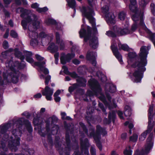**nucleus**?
<instances>
[{
  "mask_svg": "<svg viewBox=\"0 0 155 155\" xmlns=\"http://www.w3.org/2000/svg\"><path fill=\"white\" fill-rule=\"evenodd\" d=\"M54 91V89L51 88L48 86L45 87V90L42 91V94L45 96L46 99L48 101H51L52 100L51 96Z\"/></svg>",
  "mask_w": 155,
  "mask_h": 155,
  "instance_id": "obj_15",
  "label": "nucleus"
},
{
  "mask_svg": "<svg viewBox=\"0 0 155 155\" xmlns=\"http://www.w3.org/2000/svg\"><path fill=\"white\" fill-rule=\"evenodd\" d=\"M39 5L37 3H35L31 5V7L32 8H35L37 11V9L38 8Z\"/></svg>",
  "mask_w": 155,
  "mask_h": 155,
  "instance_id": "obj_58",
  "label": "nucleus"
},
{
  "mask_svg": "<svg viewBox=\"0 0 155 155\" xmlns=\"http://www.w3.org/2000/svg\"><path fill=\"white\" fill-rule=\"evenodd\" d=\"M77 81L80 83L82 84H83L81 85L82 86H84L85 83L86 82V80L84 78H79L77 80Z\"/></svg>",
  "mask_w": 155,
  "mask_h": 155,
  "instance_id": "obj_39",
  "label": "nucleus"
},
{
  "mask_svg": "<svg viewBox=\"0 0 155 155\" xmlns=\"http://www.w3.org/2000/svg\"><path fill=\"white\" fill-rule=\"evenodd\" d=\"M66 140L67 147H65L64 149V155H69V153L71 149L70 143V140L69 138L68 137H66Z\"/></svg>",
  "mask_w": 155,
  "mask_h": 155,
  "instance_id": "obj_25",
  "label": "nucleus"
},
{
  "mask_svg": "<svg viewBox=\"0 0 155 155\" xmlns=\"http://www.w3.org/2000/svg\"><path fill=\"white\" fill-rule=\"evenodd\" d=\"M17 13H21V16L24 18L23 20L26 23H30L32 21L36 19V16L32 13L30 10L27 9H24L22 8H18L16 10Z\"/></svg>",
  "mask_w": 155,
  "mask_h": 155,
  "instance_id": "obj_6",
  "label": "nucleus"
},
{
  "mask_svg": "<svg viewBox=\"0 0 155 155\" xmlns=\"http://www.w3.org/2000/svg\"><path fill=\"white\" fill-rule=\"evenodd\" d=\"M154 105L153 104H151L150 106L149 110V114H153V110Z\"/></svg>",
  "mask_w": 155,
  "mask_h": 155,
  "instance_id": "obj_54",
  "label": "nucleus"
},
{
  "mask_svg": "<svg viewBox=\"0 0 155 155\" xmlns=\"http://www.w3.org/2000/svg\"><path fill=\"white\" fill-rule=\"evenodd\" d=\"M10 35L12 37L14 38H16L17 36V33L14 31L12 30L11 31Z\"/></svg>",
  "mask_w": 155,
  "mask_h": 155,
  "instance_id": "obj_53",
  "label": "nucleus"
},
{
  "mask_svg": "<svg viewBox=\"0 0 155 155\" xmlns=\"http://www.w3.org/2000/svg\"><path fill=\"white\" fill-rule=\"evenodd\" d=\"M126 16V13L123 12H121L118 14V17L120 20L123 21L124 20Z\"/></svg>",
  "mask_w": 155,
  "mask_h": 155,
  "instance_id": "obj_36",
  "label": "nucleus"
},
{
  "mask_svg": "<svg viewBox=\"0 0 155 155\" xmlns=\"http://www.w3.org/2000/svg\"><path fill=\"white\" fill-rule=\"evenodd\" d=\"M77 84H74L73 86H71L69 87L68 89L69 91L70 92H72L77 87Z\"/></svg>",
  "mask_w": 155,
  "mask_h": 155,
  "instance_id": "obj_50",
  "label": "nucleus"
},
{
  "mask_svg": "<svg viewBox=\"0 0 155 155\" xmlns=\"http://www.w3.org/2000/svg\"><path fill=\"white\" fill-rule=\"evenodd\" d=\"M143 19H142V23L143 24V26H144L145 28L143 27V25H140V18H139V19L138 20L136 21H134L135 23L132 25L131 29V30L132 31L134 32L135 31L137 27V24L138 23L139 21V24L140 26L141 27V28H143V29L145 30L147 32L149 30H148V29L146 27L144 23L143 22Z\"/></svg>",
  "mask_w": 155,
  "mask_h": 155,
  "instance_id": "obj_21",
  "label": "nucleus"
},
{
  "mask_svg": "<svg viewBox=\"0 0 155 155\" xmlns=\"http://www.w3.org/2000/svg\"><path fill=\"white\" fill-rule=\"evenodd\" d=\"M81 11L82 15L89 20V22L91 24L93 27H95V19L93 17V16L94 15V13L93 10L88 8L83 7Z\"/></svg>",
  "mask_w": 155,
  "mask_h": 155,
  "instance_id": "obj_9",
  "label": "nucleus"
},
{
  "mask_svg": "<svg viewBox=\"0 0 155 155\" xmlns=\"http://www.w3.org/2000/svg\"><path fill=\"white\" fill-rule=\"evenodd\" d=\"M15 55L16 57L19 58L21 60L24 58V57L22 55L21 53L17 50L15 51Z\"/></svg>",
  "mask_w": 155,
  "mask_h": 155,
  "instance_id": "obj_38",
  "label": "nucleus"
},
{
  "mask_svg": "<svg viewBox=\"0 0 155 155\" xmlns=\"http://www.w3.org/2000/svg\"><path fill=\"white\" fill-rule=\"evenodd\" d=\"M129 26V23L127 21H126L125 23V24H124V26L123 28V31H125V30H124V29H127L128 30V29L127 28H128Z\"/></svg>",
  "mask_w": 155,
  "mask_h": 155,
  "instance_id": "obj_64",
  "label": "nucleus"
},
{
  "mask_svg": "<svg viewBox=\"0 0 155 155\" xmlns=\"http://www.w3.org/2000/svg\"><path fill=\"white\" fill-rule=\"evenodd\" d=\"M38 40L36 39L33 38L32 39L31 42L30 44L31 45L35 47L38 45Z\"/></svg>",
  "mask_w": 155,
  "mask_h": 155,
  "instance_id": "obj_41",
  "label": "nucleus"
},
{
  "mask_svg": "<svg viewBox=\"0 0 155 155\" xmlns=\"http://www.w3.org/2000/svg\"><path fill=\"white\" fill-rule=\"evenodd\" d=\"M21 25L24 29H26L28 26V29L30 31L29 32V35L32 39H36L38 38V35L37 32H35V30L38 28L40 27V22L37 21V18L36 17V19L32 20L30 23H26L24 20L21 21Z\"/></svg>",
  "mask_w": 155,
  "mask_h": 155,
  "instance_id": "obj_3",
  "label": "nucleus"
},
{
  "mask_svg": "<svg viewBox=\"0 0 155 155\" xmlns=\"http://www.w3.org/2000/svg\"><path fill=\"white\" fill-rule=\"evenodd\" d=\"M22 1L24 4H26L27 3L26 0H16V3L18 5H20L21 4V1Z\"/></svg>",
  "mask_w": 155,
  "mask_h": 155,
  "instance_id": "obj_56",
  "label": "nucleus"
},
{
  "mask_svg": "<svg viewBox=\"0 0 155 155\" xmlns=\"http://www.w3.org/2000/svg\"><path fill=\"white\" fill-rule=\"evenodd\" d=\"M62 68L63 69L64 72L67 74H69L70 73L69 72L68 68L65 66H63L62 67Z\"/></svg>",
  "mask_w": 155,
  "mask_h": 155,
  "instance_id": "obj_55",
  "label": "nucleus"
},
{
  "mask_svg": "<svg viewBox=\"0 0 155 155\" xmlns=\"http://www.w3.org/2000/svg\"><path fill=\"white\" fill-rule=\"evenodd\" d=\"M12 49L10 48L8 51H6L2 52V57L4 58H5V56L8 55V53L9 52L12 51Z\"/></svg>",
  "mask_w": 155,
  "mask_h": 155,
  "instance_id": "obj_45",
  "label": "nucleus"
},
{
  "mask_svg": "<svg viewBox=\"0 0 155 155\" xmlns=\"http://www.w3.org/2000/svg\"><path fill=\"white\" fill-rule=\"evenodd\" d=\"M69 74H70L72 77L74 78H76L78 77L77 74L75 72L71 73H70Z\"/></svg>",
  "mask_w": 155,
  "mask_h": 155,
  "instance_id": "obj_63",
  "label": "nucleus"
},
{
  "mask_svg": "<svg viewBox=\"0 0 155 155\" xmlns=\"http://www.w3.org/2000/svg\"><path fill=\"white\" fill-rule=\"evenodd\" d=\"M118 47L119 49H122L124 51H128V47L127 45L125 44H121L120 43H119L118 44Z\"/></svg>",
  "mask_w": 155,
  "mask_h": 155,
  "instance_id": "obj_34",
  "label": "nucleus"
},
{
  "mask_svg": "<svg viewBox=\"0 0 155 155\" xmlns=\"http://www.w3.org/2000/svg\"><path fill=\"white\" fill-rule=\"evenodd\" d=\"M22 115L25 116L26 118H29L30 116V113L27 111H25L23 112L22 114Z\"/></svg>",
  "mask_w": 155,
  "mask_h": 155,
  "instance_id": "obj_57",
  "label": "nucleus"
},
{
  "mask_svg": "<svg viewBox=\"0 0 155 155\" xmlns=\"http://www.w3.org/2000/svg\"><path fill=\"white\" fill-rule=\"evenodd\" d=\"M58 47L56 46L54 43H51L48 47V49L52 53L56 52L58 51Z\"/></svg>",
  "mask_w": 155,
  "mask_h": 155,
  "instance_id": "obj_28",
  "label": "nucleus"
},
{
  "mask_svg": "<svg viewBox=\"0 0 155 155\" xmlns=\"http://www.w3.org/2000/svg\"><path fill=\"white\" fill-rule=\"evenodd\" d=\"M40 37L42 38V40L43 41L44 39L49 42V41H51L53 39V36H49L48 35L46 34L44 32H41L39 35Z\"/></svg>",
  "mask_w": 155,
  "mask_h": 155,
  "instance_id": "obj_24",
  "label": "nucleus"
},
{
  "mask_svg": "<svg viewBox=\"0 0 155 155\" xmlns=\"http://www.w3.org/2000/svg\"><path fill=\"white\" fill-rule=\"evenodd\" d=\"M48 10V9L47 7H45L43 8H38L37 9V11L39 12H45Z\"/></svg>",
  "mask_w": 155,
  "mask_h": 155,
  "instance_id": "obj_48",
  "label": "nucleus"
},
{
  "mask_svg": "<svg viewBox=\"0 0 155 155\" xmlns=\"http://www.w3.org/2000/svg\"><path fill=\"white\" fill-rule=\"evenodd\" d=\"M134 127H129V132L130 134H131L132 131L133 132H135V130L134 128Z\"/></svg>",
  "mask_w": 155,
  "mask_h": 155,
  "instance_id": "obj_61",
  "label": "nucleus"
},
{
  "mask_svg": "<svg viewBox=\"0 0 155 155\" xmlns=\"http://www.w3.org/2000/svg\"><path fill=\"white\" fill-rule=\"evenodd\" d=\"M61 118L63 120H71L70 117L67 116L66 113L64 112H61Z\"/></svg>",
  "mask_w": 155,
  "mask_h": 155,
  "instance_id": "obj_33",
  "label": "nucleus"
},
{
  "mask_svg": "<svg viewBox=\"0 0 155 155\" xmlns=\"http://www.w3.org/2000/svg\"><path fill=\"white\" fill-rule=\"evenodd\" d=\"M125 109H128L124 111V114L125 115L126 117L130 116L131 114V111L130 107L127 106L125 107Z\"/></svg>",
  "mask_w": 155,
  "mask_h": 155,
  "instance_id": "obj_31",
  "label": "nucleus"
},
{
  "mask_svg": "<svg viewBox=\"0 0 155 155\" xmlns=\"http://www.w3.org/2000/svg\"><path fill=\"white\" fill-rule=\"evenodd\" d=\"M136 55V54L135 52H130L128 54V56L129 59H128V62L129 63L130 61H131V59L134 58Z\"/></svg>",
  "mask_w": 155,
  "mask_h": 155,
  "instance_id": "obj_42",
  "label": "nucleus"
},
{
  "mask_svg": "<svg viewBox=\"0 0 155 155\" xmlns=\"http://www.w3.org/2000/svg\"><path fill=\"white\" fill-rule=\"evenodd\" d=\"M35 57L37 60L39 61H42L44 59L43 57H41L40 55L38 54L36 55Z\"/></svg>",
  "mask_w": 155,
  "mask_h": 155,
  "instance_id": "obj_62",
  "label": "nucleus"
},
{
  "mask_svg": "<svg viewBox=\"0 0 155 155\" xmlns=\"http://www.w3.org/2000/svg\"><path fill=\"white\" fill-rule=\"evenodd\" d=\"M3 45L4 48L5 49H7L8 47V43L5 41L3 42Z\"/></svg>",
  "mask_w": 155,
  "mask_h": 155,
  "instance_id": "obj_60",
  "label": "nucleus"
},
{
  "mask_svg": "<svg viewBox=\"0 0 155 155\" xmlns=\"http://www.w3.org/2000/svg\"><path fill=\"white\" fill-rule=\"evenodd\" d=\"M58 47L56 46L54 43H51L48 47V49L52 53L56 52L58 51Z\"/></svg>",
  "mask_w": 155,
  "mask_h": 155,
  "instance_id": "obj_29",
  "label": "nucleus"
},
{
  "mask_svg": "<svg viewBox=\"0 0 155 155\" xmlns=\"http://www.w3.org/2000/svg\"><path fill=\"white\" fill-rule=\"evenodd\" d=\"M89 29L90 27H88L87 33L84 29H81L79 32L80 36L81 37H84V40L86 41L90 39V46L94 49H96L98 46L97 38L96 37H91V32Z\"/></svg>",
  "mask_w": 155,
  "mask_h": 155,
  "instance_id": "obj_4",
  "label": "nucleus"
},
{
  "mask_svg": "<svg viewBox=\"0 0 155 155\" xmlns=\"http://www.w3.org/2000/svg\"><path fill=\"white\" fill-rule=\"evenodd\" d=\"M68 5L72 8H74V11H75V8L76 5V2L75 0H67Z\"/></svg>",
  "mask_w": 155,
  "mask_h": 155,
  "instance_id": "obj_30",
  "label": "nucleus"
},
{
  "mask_svg": "<svg viewBox=\"0 0 155 155\" xmlns=\"http://www.w3.org/2000/svg\"><path fill=\"white\" fill-rule=\"evenodd\" d=\"M97 75L98 77L102 81H105L107 80V78L105 76L100 72H97Z\"/></svg>",
  "mask_w": 155,
  "mask_h": 155,
  "instance_id": "obj_32",
  "label": "nucleus"
},
{
  "mask_svg": "<svg viewBox=\"0 0 155 155\" xmlns=\"http://www.w3.org/2000/svg\"><path fill=\"white\" fill-rule=\"evenodd\" d=\"M146 49L147 47L145 46L141 47L140 54V59H139L137 61H135L132 65L133 67H137L138 68V71H135L133 74L135 77V81L136 82H139L141 81L142 76L141 71L147 64L146 58L148 51L146 50Z\"/></svg>",
  "mask_w": 155,
  "mask_h": 155,
  "instance_id": "obj_1",
  "label": "nucleus"
},
{
  "mask_svg": "<svg viewBox=\"0 0 155 155\" xmlns=\"http://www.w3.org/2000/svg\"><path fill=\"white\" fill-rule=\"evenodd\" d=\"M102 9L105 14L107 23L109 25L114 24L116 22L115 16L113 13L109 12L108 6L105 5L102 8Z\"/></svg>",
  "mask_w": 155,
  "mask_h": 155,
  "instance_id": "obj_11",
  "label": "nucleus"
},
{
  "mask_svg": "<svg viewBox=\"0 0 155 155\" xmlns=\"http://www.w3.org/2000/svg\"><path fill=\"white\" fill-rule=\"evenodd\" d=\"M132 151L131 150L130 147L126 148L124 151V155H132Z\"/></svg>",
  "mask_w": 155,
  "mask_h": 155,
  "instance_id": "obj_35",
  "label": "nucleus"
},
{
  "mask_svg": "<svg viewBox=\"0 0 155 155\" xmlns=\"http://www.w3.org/2000/svg\"><path fill=\"white\" fill-rule=\"evenodd\" d=\"M153 135L151 133L147 140V142L145 145L144 149L141 152H139L138 150H137L134 155H145L147 154L152 149L153 145Z\"/></svg>",
  "mask_w": 155,
  "mask_h": 155,
  "instance_id": "obj_8",
  "label": "nucleus"
},
{
  "mask_svg": "<svg viewBox=\"0 0 155 155\" xmlns=\"http://www.w3.org/2000/svg\"><path fill=\"white\" fill-rule=\"evenodd\" d=\"M97 56L95 52H88L86 56L87 60L91 61L92 64L94 66L96 64L95 61V57Z\"/></svg>",
  "mask_w": 155,
  "mask_h": 155,
  "instance_id": "obj_17",
  "label": "nucleus"
},
{
  "mask_svg": "<svg viewBox=\"0 0 155 155\" xmlns=\"http://www.w3.org/2000/svg\"><path fill=\"white\" fill-rule=\"evenodd\" d=\"M90 134L89 136L90 137H93L96 142L97 145L100 150L102 149V146L99 141L100 138V134H101L103 136H105L107 134V132L104 129H103L101 127H98L95 133H94V130H90Z\"/></svg>",
  "mask_w": 155,
  "mask_h": 155,
  "instance_id": "obj_5",
  "label": "nucleus"
},
{
  "mask_svg": "<svg viewBox=\"0 0 155 155\" xmlns=\"http://www.w3.org/2000/svg\"><path fill=\"white\" fill-rule=\"evenodd\" d=\"M88 83L92 89L95 92V94L97 95L98 93H101V89L96 80L94 79H91Z\"/></svg>",
  "mask_w": 155,
  "mask_h": 155,
  "instance_id": "obj_14",
  "label": "nucleus"
},
{
  "mask_svg": "<svg viewBox=\"0 0 155 155\" xmlns=\"http://www.w3.org/2000/svg\"><path fill=\"white\" fill-rule=\"evenodd\" d=\"M45 22L47 25H49L50 24H56L55 21L51 19H49L45 21Z\"/></svg>",
  "mask_w": 155,
  "mask_h": 155,
  "instance_id": "obj_43",
  "label": "nucleus"
},
{
  "mask_svg": "<svg viewBox=\"0 0 155 155\" xmlns=\"http://www.w3.org/2000/svg\"><path fill=\"white\" fill-rule=\"evenodd\" d=\"M116 91V87L115 86L112 84H107L106 85L105 87V91L108 100L110 101L111 99V97L108 94V92H109L110 93H114Z\"/></svg>",
  "mask_w": 155,
  "mask_h": 155,
  "instance_id": "obj_16",
  "label": "nucleus"
},
{
  "mask_svg": "<svg viewBox=\"0 0 155 155\" xmlns=\"http://www.w3.org/2000/svg\"><path fill=\"white\" fill-rule=\"evenodd\" d=\"M56 38V43L59 45L60 49L61 50H63L65 46L64 43L62 39H61L60 35L59 33L56 32L55 34Z\"/></svg>",
  "mask_w": 155,
  "mask_h": 155,
  "instance_id": "obj_20",
  "label": "nucleus"
},
{
  "mask_svg": "<svg viewBox=\"0 0 155 155\" xmlns=\"http://www.w3.org/2000/svg\"><path fill=\"white\" fill-rule=\"evenodd\" d=\"M58 121V119L57 117L53 116L46 120V123L48 125H54V124L56 123Z\"/></svg>",
  "mask_w": 155,
  "mask_h": 155,
  "instance_id": "obj_23",
  "label": "nucleus"
},
{
  "mask_svg": "<svg viewBox=\"0 0 155 155\" xmlns=\"http://www.w3.org/2000/svg\"><path fill=\"white\" fill-rule=\"evenodd\" d=\"M147 0H140L139 2L140 5L142 7H144L147 3Z\"/></svg>",
  "mask_w": 155,
  "mask_h": 155,
  "instance_id": "obj_46",
  "label": "nucleus"
},
{
  "mask_svg": "<svg viewBox=\"0 0 155 155\" xmlns=\"http://www.w3.org/2000/svg\"><path fill=\"white\" fill-rule=\"evenodd\" d=\"M15 64L12 65L13 64V62L12 61H8L6 63V67L8 68L9 69L7 71L6 74L5 73H3V75L5 83H6L8 82L7 78L10 79L11 78L12 81L14 83H17L18 81V78L17 76H15V70L18 68L16 64L17 63H15Z\"/></svg>",
  "mask_w": 155,
  "mask_h": 155,
  "instance_id": "obj_2",
  "label": "nucleus"
},
{
  "mask_svg": "<svg viewBox=\"0 0 155 155\" xmlns=\"http://www.w3.org/2000/svg\"><path fill=\"white\" fill-rule=\"evenodd\" d=\"M25 54L26 56V60L28 62L30 63L33 62L34 60L31 57L32 54L31 52L26 51Z\"/></svg>",
  "mask_w": 155,
  "mask_h": 155,
  "instance_id": "obj_27",
  "label": "nucleus"
},
{
  "mask_svg": "<svg viewBox=\"0 0 155 155\" xmlns=\"http://www.w3.org/2000/svg\"><path fill=\"white\" fill-rule=\"evenodd\" d=\"M25 125L26 126H31V123L28 120H25L24 118H21L17 120L15 119L10 121L5 124L4 126H12Z\"/></svg>",
  "mask_w": 155,
  "mask_h": 155,
  "instance_id": "obj_12",
  "label": "nucleus"
},
{
  "mask_svg": "<svg viewBox=\"0 0 155 155\" xmlns=\"http://www.w3.org/2000/svg\"><path fill=\"white\" fill-rule=\"evenodd\" d=\"M124 30L125 31H123V29L120 27L115 25L113 27L111 31H107L106 34L109 36L114 37L116 36V35H122L129 34L130 33L129 30L127 29L126 28L124 29Z\"/></svg>",
  "mask_w": 155,
  "mask_h": 155,
  "instance_id": "obj_10",
  "label": "nucleus"
},
{
  "mask_svg": "<svg viewBox=\"0 0 155 155\" xmlns=\"http://www.w3.org/2000/svg\"><path fill=\"white\" fill-rule=\"evenodd\" d=\"M153 129H154V131L155 133V127H149L147 130L146 131L144 132L139 137V140L140 141H143L144 140L146 137L147 134L148 133H150L152 131Z\"/></svg>",
  "mask_w": 155,
  "mask_h": 155,
  "instance_id": "obj_22",
  "label": "nucleus"
},
{
  "mask_svg": "<svg viewBox=\"0 0 155 155\" xmlns=\"http://www.w3.org/2000/svg\"><path fill=\"white\" fill-rule=\"evenodd\" d=\"M51 79V76L50 75H48L45 78V84L46 85H48L49 81Z\"/></svg>",
  "mask_w": 155,
  "mask_h": 155,
  "instance_id": "obj_51",
  "label": "nucleus"
},
{
  "mask_svg": "<svg viewBox=\"0 0 155 155\" xmlns=\"http://www.w3.org/2000/svg\"><path fill=\"white\" fill-rule=\"evenodd\" d=\"M33 123L35 125H40V123L38 118H35L33 119Z\"/></svg>",
  "mask_w": 155,
  "mask_h": 155,
  "instance_id": "obj_49",
  "label": "nucleus"
},
{
  "mask_svg": "<svg viewBox=\"0 0 155 155\" xmlns=\"http://www.w3.org/2000/svg\"><path fill=\"white\" fill-rule=\"evenodd\" d=\"M12 134L15 138L12 142L11 144L9 143V146L11 148V149L15 151L17 150L16 147L19 145L20 144L19 140L20 139L18 137V136H20L21 133L20 132L16 130H14L12 131Z\"/></svg>",
  "mask_w": 155,
  "mask_h": 155,
  "instance_id": "obj_13",
  "label": "nucleus"
},
{
  "mask_svg": "<svg viewBox=\"0 0 155 155\" xmlns=\"http://www.w3.org/2000/svg\"><path fill=\"white\" fill-rule=\"evenodd\" d=\"M66 57L63 55H62L60 58V60L61 63L63 64H65L66 62Z\"/></svg>",
  "mask_w": 155,
  "mask_h": 155,
  "instance_id": "obj_47",
  "label": "nucleus"
},
{
  "mask_svg": "<svg viewBox=\"0 0 155 155\" xmlns=\"http://www.w3.org/2000/svg\"><path fill=\"white\" fill-rule=\"evenodd\" d=\"M124 125L126 126L128 125V126H133L134 124L132 121H127L125 123Z\"/></svg>",
  "mask_w": 155,
  "mask_h": 155,
  "instance_id": "obj_52",
  "label": "nucleus"
},
{
  "mask_svg": "<svg viewBox=\"0 0 155 155\" xmlns=\"http://www.w3.org/2000/svg\"><path fill=\"white\" fill-rule=\"evenodd\" d=\"M90 151L91 155H96L95 150L93 147H91Z\"/></svg>",
  "mask_w": 155,
  "mask_h": 155,
  "instance_id": "obj_59",
  "label": "nucleus"
},
{
  "mask_svg": "<svg viewBox=\"0 0 155 155\" xmlns=\"http://www.w3.org/2000/svg\"><path fill=\"white\" fill-rule=\"evenodd\" d=\"M138 139V135L136 134H133L132 136L130 137V141L135 142L137 141Z\"/></svg>",
  "mask_w": 155,
  "mask_h": 155,
  "instance_id": "obj_40",
  "label": "nucleus"
},
{
  "mask_svg": "<svg viewBox=\"0 0 155 155\" xmlns=\"http://www.w3.org/2000/svg\"><path fill=\"white\" fill-rule=\"evenodd\" d=\"M149 125H153L155 122V113L149 114Z\"/></svg>",
  "mask_w": 155,
  "mask_h": 155,
  "instance_id": "obj_26",
  "label": "nucleus"
},
{
  "mask_svg": "<svg viewBox=\"0 0 155 155\" xmlns=\"http://www.w3.org/2000/svg\"><path fill=\"white\" fill-rule=\"evenodd\" d=\"M35 64L38 66L40 68V70L43 72L45 74H48V70L45 68V62L44 61L42 62L39 61L35 63Z\"/></svg>",
  "mask_w": 155,
  "mask_h": 155,
  "instance_id": "obj_19",
  "label": "nucleus"
},
{
  "mask_svg": "<svg viewBox=\"0 0 155 155\" xmlns=\"http://www.w3.org/2000/svg\"><path fill=\"white\" fill-rule=\"evenodd\" d=\"M129 8L130 11L134 13V14L133 15L132 17L133 20L134 21H136L138 20L139 18H140V25H143V27L145 28V26H143V24L142 23V19H143V13L140 10L137 9V5L130 4Z\"/></svg>",
  "mask_w": 155,
  "mask_h": 155,
  "instance_id": "obj_7",
  "label": "nucleus"
},
{
  "mask_svg": "<svg viewBox=\"0 0 155 155\" xmlns=\"http://www.w3.org/2000/svg\"><path fill=\"white\" fill-rule=\"evenodd\" d=\"M116 44L112 45L111 46V48L114 55L121 63L122 62V56L119 52L118 49L116 47Z\"/></svg>",
  "mask_w": 155,
  "mask_h": 155,
  "instance_id": "obj_18",
  "label": "nucleus"
},
{
  "mask_svg": "<svg viewBox=\"0 0 155 155\" xmlns=\"http://www.w3.org/2000/svg\"><path fill=\"white\" fill-rule=\"evenodd\" d=\"M76 48L75 46H73L72 47V48L71 51L72 53L71 54H67V58H69L70 59L73 58L75 56V54L73 52L74 51H75V48Z\"/></svg>",
  "mask_w": 155,
  "mask_h": 155,
  "instance_id": "obj_37",
  "label": "nucleus"
},
{
  "mask_svg": "<svg viewBox=\"0 0 155 155\" xmlns=\"http://www.w3.org/2000/svg\"><path fill=\"white\" fill-rule=\"evenodd\" d=\"M108 117L109 120L112 119L113 120L115 118V112L114 111H112L111 113H109Z\"/></svg>",
  "mask_w": 155,
  "mask_h": 155,
  "instance_id": "obj_44",
  "label": "nucleus"
}]
</instances>
